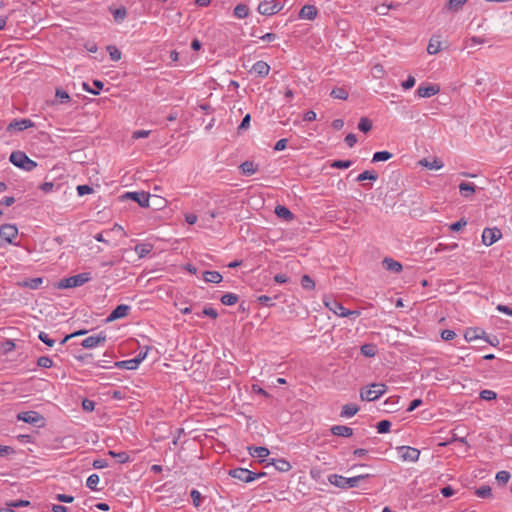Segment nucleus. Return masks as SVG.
<instances>
[{"instance_id":"obj_23","label":"nucleus","mask_w":512,"mask_h":512,"mask_svg":"<svg viewBox=\"0 0 512 512\" xmlns=\"http://www.w3.org/2000/svg\"><path fill=\"white\" fill-rule=\"evenodd\" d=\"M140 363L141 362L139 361V359L136 356L133 359H128V360H123V361L116 362L115 365L118 368H121V369L135 370V369L138 368Z\"/></svg>"},{"instance_id":"obj_4","label":"nucleus","mask_w":512,"mask_h":512,"mask_svg":"<svg viewBox=\"0 0 512 512\" xmlns=\"http://www.w3.org/2000/svg\"><path fill=\"white\" fill-rule=\"evenodd\" d=\"M92 279V275L90 272H83L77 275H73L67 278H63L58 283V288L60 289H68L75 288L84 285Z\"/></svg>"},{"instance_id":"obj_55","label":"nucleus","mask_w":512,"mask_h":512,"mask_svg":"<svg viewBox=\"0 0 512 512\" xmlns=\"http://www.w3.org/2000/svg\"><path fill=\"white\" fill-rule=\"evenodd\" d=\"M38 338L49 347H52L55 344V340L50 338L49 335L43 331L39 333Z\"/></svg>"},{"instance_id":"obj_57","label":"nucleus","mask_w":512,"mask_h":512,"mask_svg":"<svg viewBox=\"0 0 512 512\" xmlns=\"http://www.w3.org/2000/svg\"><path fill=\"white\" fill-rule=\"evenodd\" d=\"M415 78L409 75L405 81L402 82L401 86L404 90H409L415 85Z\"/></svg>"},{"instance_id":"obj_45","label":"nucleus","mask_w":512,"mask_h":512,"mask_svg":"<svg viewBox=\"0 0 512 512\" xmlns=\"http://www.w3.org/2000/svg\"><path fill=\"white\" fill-rule=\"evenodd\" d=\"M479 397L482 400L491 401V400H495L497 398V393L493 390L484 389V390L480 391Z\"/></svg>"},{"instance_id":"obj_61","label":"nucleus","mask_w":512,"mask_h":512,"mask_svg":"<svg viewBox=\"0 0 512 512\" xmlns=\"http://www.w3.org/2000/svg\"><path fill=\"white\" fill-rule=\"evenodd\" d=\"M150 130H137L132 134L133 139L147 138L150 135Z\"/></svg>"},{"instance_id":"obj_20","label":"nucleus","mask_w":512,"mask_h":512,"mask_svg":"<svg viewBox=\"0 0 512 512\" xmlns=\"http://www.w3.org/2000/svg\"><path fill=\"white\" fill-rule=\"evenodd\" d=\"M330 431L333 435L339 437H351L353 435V429L345 425H333Z\"/></svg>"},{"instance_id":"obj_53","label":"nucleus","mask_w":512,"mask_h":512,"mask_svg":"<svg viewBox=\"0 0 512 512\" xmlns=\"http://www.w3.org/2000/svg\"><path fill=\"white\" fill-rule=\"evenodd\" d=\"M190 496L192 498V501H193V505L195 507H199L202 503V496H201V493L196 490V489H193L191 490L190 492Z\"/></svg>"},{"instance_id":"obj_29","label":"nucleus","mask_w":512,"mask_h":512,"mask_svg":"<svg viewBox=\"0 0 512 512\" xmlns=\"http://www.w3.org/2000/svg\"><path fill=\"white\" fill-rule=\"evenodd\" d=\"M233 14L238 19H245L249 15V7L246 4H237L234 7Z\"/></svg>"},{"instance_id":"obj_32","label":"nucleus","mask_w":512,"mask_h":512,"mask_svg":"<svg viewBox=\"0 0 512 512\" xmlns=\"http://www.w3.org/2000/svg\"><path fill=\"white\" fill-rule=\"evenodd\" d=\"M239 169L242 174L250 176L257 171V166L252 161H245L239 166Z\"/></svg>"},{"instance_id":"obj_9","label":"nucleus","mask_w":512,"mask_h":512,"mask_svg":"<svg viewBox=\"0 0 512 512\" xmlns=\"http://www.w3.org/2000/svg\"><path fill=\"white\" fill-rule=\"evenodd\" d=\"M397 451L401 460L406 462H416L420 456V451L410 446L398 447Z\"/></svg>"},{"instance_id":"obj_28","label":"nucleus","mask_w":512,"mask_h":512,"mask_svg":"<svg viewBox=\"0 0 512 512\" xmlns=\"http://www.w3.org/2000/svg\"><path fill=\"white\" fill-rule=\"evenodd\" d=\"M203 280L207 283H220L222 281V275L217 271H205L203 273Z\"/></svg>"},{"instance_id":"obj_10","label":"nucleus","mask_w":512,"mask_h":512,"mask_svg":"<svg viewBox=\"0 0 512 512\" xmlns=\"http://www.w3.org/2000/svg\"><path fill=\"white\" fill-rule=\"evenodd\" d=\"M18 235V228L12 224H4L0 227V239L3 241L14 244V240Z\"/></svg>"},{"instance_id":"obj_12","label":"nucleus","mask_w":512,"mask_h":512,"mask_svg":"<svg viewBox=\"0 0 512 512\" xmlns=\"http://www.w3.org/2000/svg\"><path fill=\"white\" fill-rule=\"evenodd\" d=\"M502 237L501 230L494 228H485L482 233V241L486 246H491Z\"/></svg>"},{"instance_id":"obj_16","label":"nucleus","mask_w":512,"mask_h":512,"mask_svg":"<svg viewBox=\"0 0 512 512\" xmlns=\"http://www.w3.org/2000/svg\"><path fill=\"white\" fill-rule=\"evenodd\" d=\"M440 91L437 85H420L417 89V95L421 98H429L436 95Z\"/></svg>"},{"instance_id":"obj_11","label":"nucleus","mask_w":512,"mask_h":512,"mask_svg":"<svg viewBox=\"0 0 512 512\" xmlns=\"http://www.w3.org/2000/svg\"><path fill=\"white\" fill-rule=\"evenodd\" d=\"M107 339V336L104 332H100L98 334L90 335L86 337L81 345L86 349H92L95 347H98L100 345H103Z\"/></svg>"},{"instance_id":"obj_1","label":"nucleus","mask_w":512,"mask_h":512,"mask_svg":"<svg viewBox=\"0 0 512 512\" xmlns=\"http://www.w3.org/2000/svg\"><path fill=\"white\" fill-rule=\"evenodd\" d=\"M369 477L368 474L365 475H358L350 478H346L344 476L338 475V474H331L328 476V481L330 484L342 488V489H348V488H354L358 486L359 482Z\"/></svg>"},{"instance_id":"obj_35","label":"nucleus","mask_w":512,"mask_h":512,"mask_svg":"<svg viewBox=\"0 0 512 512\" xmlns=\"http://www.w3.org/2000/svg\"><path fill=\"white\" fill-rule=\"evenodd\" d=\"M377 179H378V174L376 172L365 170L357 176L356 181H358V182H362L365 180L376 181Z\"/></svg>"},{"instance_id":"obj_42","label":"nucleus","mask_w":512,"mask_h":512,"mask_svg":"<svg viewBox=\"0 0 512 512\" xmlns=\"http://www.w3.org/2000/svg\"><path fill=\"white\" fill-rule=\"evenodd\" d=\"M376 346L373 344H364L361 346V353L366 357H373L376 355Z\"/></svg>"},{"instance_id":"obj_41","label":"nucleus","mask_w":512,"mask_h":512,"mask_svg":"<svg viewBox=\"0 0 512 512\" xmlns=\"http://www.w3.org/2000/svg\"><path fill=\"white\" fill-rule=\"evenodd\" d=\"M99 481H100V478L97 474H91L87 478L86 486L93 491H97L98 490L97 485L99 484Z\"/></svg>"},{"instance_id":"obj_46","label":"nucleus","mask_w":512,"mask_h":512,"mask_svg":"<svg viewBox=\"0 0 512 512\" xmlns=\"http://www.w3.org/2000/svg\"><path fill=\"white\" fill-rule=\"evenodd\" d=\"M107 51L109 52L110 58L112 61H119L121 59V51L114 45L107 46Z\"/></svg>"},{"instance_id":"obj_3","label":"nucleus","mask_w":512,"mask_h":512,"mask_svg":"<svg viewBox=\"0 0 512 512\" xmlns=\"http://www.w3.org/2000/svg\"><path fill=\"white\" fill-rule=\"evenodd\" d=\"M387 391V386L383 383H372L370 386L360 390V398L363 401H375Z\"/></svg>"},{"instance_id":"obj_13","label":"nucleus","mask_w":512,"mask_h":512,"mask_svg":"<svg viewBox=\"0 0 512 512\" xmlns=\"http://www.w3.org/2000/svg\"><path fill=\"white\" fill-rule=\"evenodd\" d=\"M125 197L131 199L139 204V206L146 208L149 207V199L150 194L140 191V192H127Z\"/></svg>"},{"instance_id":"obj_39","label":"nucleus","mask_w":512,"mask_h":512,"mask_svg":"<svg viewBox=\"0 0 512 512\" xmlns=\"http://www.w3.org/2000/svg\"><path fill=\"white\" fill-rule=\"evenodd\" d=\"M392 153L389 151H378L373 154L372 162L387 161L392 158Z\"/></svg>"},{"instance_id":"obj_30","label":"nucleus","mask_w":512,"mask_h":512,"mask_svg":"<svg viewBox=\"0 0 512 512\" xmlns=\"http://www.w3.org/2000/svg\"><path fill=\"white\" fill-rule=\"evenodd\" d=\"M152 249H153V246L149 243H140V244H137L134 248L136 254L140 258L147 256L152 251Z\"/></svg>"},{"instance_id":"obj_48","label":"nucleus","mask_w":512,"mask_h":512,"mask_svg":"<svg viewBox=\"0 0 512 512\" xmlns=\"http://www.w3.org/2000/svg\"><path fill=\"white\" fill-rule=\"evenodd\" d=\"M353 164V162L351 160H334L330 166L332 168H337V169H347L349 168L351 165Z\"/></svg>"},{"instance_id":"obj_62","label":"nucleus","mask_w":512,"mask_h":512,"mask_svg":"<svg viewBox=\"0 0 512 512\" xmlns=\"http://www.w3.org/2000/svg\"><path fill=\"white\" fill-rule=\"evenodd\" d=\"M55 499L58 500L59 502L64 503H72L74 501V497L67 494H57L55 496Z\"/></svg>"},{"instance_id":"obj_54","label":"nucleus","mask_w":512,"mask_h":512,"mask_svg":"<svg viewBox=\"0 0 512 512\" xmlns=\"http://www.w3.org/2000/svg\"><path fill=\"white\" fill-rule=\"evenodd\" d=\"M510 479V473L508 471L502 470L497 472L496 474V480L499 483L506 484Z\"/></svg>"},{"instance_id":"obj_63","label":"nucleus","mask_w":512,"mask_h":512,"mask_svg":"<svg viewBox=\"0 0 512 512\" xmlns=\"http://www.w3.org/2000/svg\"><path fill=\"white\" fill-rule=\"evenodd\" d=\"M496 310L512 317V308L503 304H498Z\"/></svg>"},{"instance_id":"obj_7","label":"nucleus","mask_w":512,"mask_h":512,"mask_svg":"<svg viewBox=\"0 0 512 512\" xmlns=\"http://www.w3.org/2000/svg\"><path fill=\"white\" fill-rule=\"evenodd\" d=\"M325 306L339 317H358L360 312L357 310L346 309L340 302L336 300L324 301Z\"/></svg>"},{"instance_id":"obj_36","label":"nucleus","mask_w":512,"mask_h":512,"mask_svg":"<svg viewBox=\"0 0 512 512\" xmlns=\"http://www.w3.org/2000/svg\"><path fill=\"white\" fill-rule=\"evenodd\" d=\"M111 12L113 14L114 20L117 23H121L122 21H124V19L127 16V10L124 6H121L117 9L111 10Z\"/></svg>"},{"instance_id":"obj_17","label":"nucleus","mask_w":512,"mask_h":512,"mask_svg":"<svg viewBox=\"0 0 512 512\" xmlns=\"http://www.w3.org/2000/svg\"><path fill=\"white\" fill-rule=\"evenodd\" d=\"M318 15V10L314 5H304L300 12L299 18L304 20H314Z\"/></svg>"},{"instance_id":"obj_59","label":"nucleus","mask_w":512,"mask_h":512,"mask_svg":"<svg viewBox=\"0 0 512 512\" xmlns=\"http://www.w3.org/2000/svg\"><path fill=\"white\" fill-rule=\"evenodd\" d=\"M466 225H467V221L464 218H462L459 221L452 223L449 228L451 231H459Z\"/></svg>"},{"instance_id":"obj_21","label":"nucleus","mask_w":512,"mask_h":512,"mask_svg":"<svg viewBox=\"0 0 512 512\" xmlns=\"http://www.w3.org/2000/svg\"><path fill=\"white\" fill-rule=\"evenodd\" d=\"M249 454L254 458H259L261 461H266V457L270 454V451L266 447L257 446L250 447Z\"/></svg>"},{"instance_id":"obj_8","label":"nucleus","mask_w":512,"mask_h":512,"mask_svg":"<svg viewBox=\"0 0 512 512\" xmlns=\"http://www.w3.org/2000/svg\"><path fill=\"white\" fill-rule=\"evenodd\" d=\"M17 419L38 427L44 425V417L36 411H24L17 414Z\"/></svg>"},{"instance_id":"obj_58","label":"nucleus","mask_w":512,"mask_h":512,"mask_svg":"<svg viewBox=\"0 0 512 512\" xmlns=\"http://www.w3.org/2000/svg\"><path fill=\"white\" fill-rule=\"evenodd\" d=\"M93 189L89 185H78L77 186V193L79 196H84L87 194L92 193Z\"/></svg>"},{"instance_id":"obj_19","label":"nucleus","mask_w":512,"mask_h":512,"mask_svg":"<svg viewBox=\"0 0 512 512\" xmlns=\"http://www.w3.org/2000/svg\"><path fill=\"white\" fill-rule=\"evenodd\" d=\"M382 265L386 270L394 273H400L403 269V266L400 262L390 257H385L382 261Z\"/></svg>"},{"instance_id":"obj_14","label":"nucleus","mask_w":512,"mask_h":512,"mask_svg":"<svg viewBox=\"0 0 512 512\" xmlns=\"http://www.w3.org/2000/svg\"><path fill=\"white\" fill-rule=\"evenodd\" d=\"M131 310V307L126 304H120L116 308L112 310V312L107 317V322H112L117 319L124 318L128 315L129 311Z\"/></svg>"},{"instance_id":"obj_5","label":"nucleus","mask_w":512,"mask_h":512,"mask_svg":"<svg viewBox=\"0 0 512 512\" xmlns=\"http://www.w3.org/2000/svg\"><path fill=\"white\" fill-rule=\"evenodd\" d=\"M229 475L245 483H250L256 479L266 476L265 472L255 473L246 468H235L229 471Z\"/></svg>"},{"instance_id":"obj_37","label":"nucleus","mask_w":512,"mask_h":512,"mask_svg":"<svg viewBox=\"0 0 512 512\" xmlns=\"http://www.w3.org/2000/svg\"><path fill=\"white\" fill-rule=\"evenodd\" d=\"M330 95L335 99L346 100L348 98V91L343 87L334 88Z\"/></svg>"},{"instance_id":"obj_52","label":"nucleus","mask_w":512,"mask_h":512,"mask_svg":"<svg viewBox=\"0 0 512 512\" xmlns=\"http://www.w3.org/2000/svg\"><path fill=\"white\" fill-rule=\"evenodd\" d=\"M467 0H449L447 3V8L450 10L458 11Z\"/></svg>"},{"instance_id":"obj_51","label":"nucleus","mask_w":512,"mask_h":512,"mask_svg":"<svg viewBox=\"0 0 512 512\" xmlns=\"http://www.w3.org/2000/svg\"><path fill=\"white\" fill-rule=\"evenodd\" d=\"M37 365L41 368H50L53 365V361L48 356H41L37 360Z\"/></svg>"},{"instance_id":"obj_2","label":"nucleus","mask_w":512,"mask_h":512,"mask_svg":"<svg viewBox=\"0 0 512 512\" xmlns=\"http://www.w3.org/2000/svg\"><path fill=\"white\" fill-rule=\"evenodd\" d=\"M9 161L26 172H30L37 167V163L20 150L12 152Z\"/></svg>"},{"instance_id":"obj_38","label":"nucleus","mask_w":512,"mask_h":512,"mask_svg":"<svg viewBox=\"0 0 512 512\" xmlns=\"http://www.w3.org/2000/svg\"><path fill=\"white\" fill-rule=\"evenodd\" d=\"M221 302L226 306L235 305L238 302V296L234 293H225L221 297Z\"/></svg>"},{"instance_id":"obj_34","label":"nucleus","mask_w":512,"mask_h":512,"mask_svg":"<svg viewBox=\"0 0 512 512\" xmlns=\"http://www.w3.org/2000/svg\"><path fill=\"white\" fill-rule=\"evenodd\" d=\"M399 6H400L399 3H397V4H393V3L385 4V3H383V4H380V5L375 7V12L378 15H387L390 9H395V8H397Z\"/></svg>"},{"instance_id":"obj_64","label":"nucleus","mask_w":512,"mask_h":512,"mask_svg":"<svg viewBox=\"0 0 512 512\" xmlns=\"http://www.w3.org/2000/svg\"><path fill=\"white\" fill-rule=\"evenodd\" d=\"M455 336H456V333L453 330H449V329L443 330L441 333L442 339H444L446 341L454 339Z\"/></svg>"},{"instance_id":"obj_25","label":"nucleus","mask_w":512,"mask_h":512,"mask_svg":"<svg viewBox=\"0 0 512 512\" xmlns=\"http://www.w3.org/2000/svg\"><path fill=\"white\" fill-rule=\"evenodd\" d=\"M441 41H440V37L438 36H433L429 43H428V46H427V52L428 54L430 55H435L437 54L440 50H441Z\"/></svg>"},{"instance_id":"obj_43","label":"nucleus","mask_w":512,"mask_h":512,"mask_svg":"<svg viewBox=\"0 0 512 512\" xmlns=\"http://www.w3.org/2000/svg\"><path fill=\"white\" fill-rule=\"evenodd\" d=\"M108 454L113 458H116L119 463H126L129 461V455L126 452H115L113 450H109Z\"/></svg>"},{"instance_id":"obj_6","label":"nucleus","mask_w":512,"mask_h":512,"mask_svg":"<svg viewBox=\"0 0 512 512\" xmlns=\"http://www.w3.org/2000/svg\"><path fill=\"white\" fill-rule=\"evenodd\" d=\"M283 7L282 0H265L259 3L257 10L262 15L272 16L281 11Z\"/></svg>"},{"instance_id":"obj_26","label":"nucleus","mask_w":512,"mask_h":512,"mask_svg":"<svg viewBox=\"0 0 512 512\" xmlns=\"http://www.w3.org/2000/svg\"><path fill=\"white\" fill-rule=\"evenodd\" d=\"M358 411H359V407L357 405L345 404L344 406H342L340 416L342 418H351L354 415H356Z\"/></svg>"},{"instance_id":"obj_24","label":"nucleus","mask_w":512,"mask_h":512,"mask_svg":"<svg viewBox=\"0 0 512 512\" xmlns=\"http://www.w3.org/2000/svg\"><path fill=\"white\" fill-rule=\"evenodd\" d=\"M476 186L473 183L461 182L459 184V191L465 198H470L475 193Z\"/></svg>"},{"instance_id":"obj_49","label":"nucleus","mask_w":512,"mask_h":512,"mask_svg":"<svg viewBox=\"0 0 512 512\" xmlns=\"http://www.w3.org/2000/svg\"><path fill=\"white\" fill-rule=\"evenodd\" d=\"M301 286L307 290H313L315 288V282L309 275H303L301 278Z\"/></svg>"},{"instance_id":"obj_50","label":"nucleus","mask_w":512,"mask_h":512,"mask_svg":"<svg viewBox=\"0 0 512 512\" xmlns=\"http://www.w3.org/2000/svg\"><path fill=\"white\" fill-rule=\"evenodd\" d=\"M376 428H377V432L379 434L388 433L391 428V422L388 420H382V421L378 422Z\"/></svg>"},{"instance_id":"obj_15","label":"nucleus","mask_w":512,"mask_h":512,"mask_svg":"<svg viewBox=\"0 0 512 512\" xmlns=\"http://www.w3.org/2000/svg\"><path fill=\"white\" fill-rule=\"evenodd\" d=\"M270 65L262 60L255 62L250 70V73H254L255 75L264 78L270 72Z\"/></svg>"},{"instance_id":"obj_33","label":"nucleus","mask_w":512,"mask_h":512,"mask_svg":"<svg viewBox=\"0 0 512 512\" xmlns=\"http://www.w3.org/2000/svg\"><path fill=\"white\" fill-rule=\"evenodd\" d=\"M103 82L100 80H94L93 81V88H90V86L87 83H83V89L93 95H98L100 93V90L103 89Z\"/></svg>"},{"instance_id":"obj_56","label":"nucleus","mask_w":512,"mask_h":512,"mask_svg":"<svg viewBox=\"0 0 512 512\" xmlns=\"http://www.w3.org/2000/svg\"><path fill=\"white\" fill-rule=\"evenodd\" d=\"M201 315L208 316V317L215 319L218 317V312L212 307H205L203 309L202 313L198 314V316H201Z\"/></svg>"},{"instance_id":"obj_31","label":"nucleus","mask_w":512,"mask_h":512,"mask_svg":"<svg viewBox=\"0 0 512 512\" xmlns=\"http://www.w3.org/2000/svg\"><path fill=\"white\" fill-rule=\"evenodd\" d=\"M419 164L430 170H439L443 167V162L438 159H434L433 161L422 159L419 161Z\"/></svg>"},{"instance_id":"obj_22","label":"nucleus","mask_w":512,"mask_h":512,"mask_svg":"<svg viewBox=\"0 0 512 512\" xmlns=\"http://www.w3.org/2000/svg\"><path fill=\"white\" fill-rule=\"evenodd\" d=\"M267 465H273L279 472H287L291 469V464L285 459H272Z\"/></svg>"},{"instance_id":"obj_27","label":"nucleus","mask_w":512,"mask_h":512,"mask_svg":"<svg viewBox=\"0 0 512 512\" xmlns=\"http://www.w3.org/2000/svg\"><path fill=\"white\" fill-rule=\"evenodd\" d=\"M275 214L286 221H290L293 219V213L285 206L278 205L275 207Z\"/></svg>"},{"instance_id":"obj_40","label":"nucleus","mask_w":512,"mask_h":512,"mask_svg":"<svg viewBox=\"0 0 512 512\" xmlns=\"http://www.w3.org/2000/svg\"><path fill=\"white\" fill-rule=\"evenodd\" d=\"M42 283L43 279L41 277H37L25 280L23 282V286L28 287L30 289H38Z\"/></svg>"},{"instance_id":"obj_44","label":"nucleus","mask_w":512,"mask_h":512,"mask_svg":"<svg viewBox=\"0 0 512 512\" xmlns=\"http://www.w3.org/2000/svg\"><path fill=\"white\" fill-rule=\"evenodd\" d=\"M475 494L480 498H488L492 494V489L488 485H483L475 491Z\"/></svg>"},{"instance_id":"obj_47","label":"nucleus","mask_w":512,"mask_h":512,"mask_svg":"<svg viewBox=\"0 0 512 512\" xmlns=\"http://www.w3.org/2000/svg\"><path fill=\"white\" fill-rule=\"evenodd\" d=\"M372 128V122L366 118V117H363L360 119L359 123H358V129L364 133H367L371 130Z\"/></svg>"},{"instance_id":"obj_18","label":"nucleus","mask_w":512,"mask_h":512,"mask_svg":"<svg viewBox=\"0 0 512 512\" xmlns=\"http://www.w3.org/2000/svg\"><path fill=\"white\" fill-rule=\"evenodd\" d=\"M34 123L30 119L14 120L8 126V130L23 131L33 127Z\"/></svg>"},{"instance_id":"obj_60","label":"nucleus","mask_w":512,"mask_h":512,"mask_svg":"<svg viewBox=\"0 0 512 512\" xmlns=\"http://www.w3.org/2000/svg\"><path fill=\"white\" fill-rule=\"evenodd\" d=\"M55 96L60 100L61 103L67 102L70 99L68 93L61 89L56 90Z\"/></svg>"}]
</instances>
